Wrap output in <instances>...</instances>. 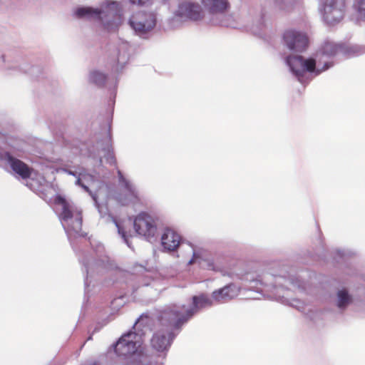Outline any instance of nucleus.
<instances>
[{"label": "nucleus", "instance_id": "nucleus-1", "mask_svg": "<svg viewBox=\"0 0 365 365\" xmlns=\"http://www.w3.org/2000/svg\"><path fill=\"white\" fill-rule=\"evenodd\" d=\"M56 212L68 237L84 238L86 235L82 231V210L72 200L61 195H56L53 199Z\"/></svg>", "mask_w": 365, "mask_h": 365}, {"label": "nucleus", "instance_id": "nucleus-2", "mask_svg": "<svg viewBox=\"0 0 365 365\" xmlns=\"http://www.w3.org/2000/svg\"><path fill=\"white\" fill-rule=\"evenodd\" d=\"M212 304L211 299L205 295L194 296L192 297L193 307L185 309V306L181 307L173 305L162 312V323L168 324L170 327H181L187 322L199 309Z\"/></svg>", "mask_w": 365, "mask_h": 365}, {"label": "nucleus", "instance_id": "nucleus-3", "mask_svg": "<svg viewBox=\"0 0 365 365\" xmlns=\"http://www.w3.org/2000/svg\"><path fill=\"white\" fill-rule=\"evenodd\" d=\"M96 154L99 157V165L102 158L106 163L117 168V160L112 145L111 118L107 115L99 121V129L95 133Z\"/></svg>", "mask_w": 365, "mask_h": 365}, {"label": "nucleus", "instance_id": "nucleus-4", "mask_svg": "<svg viewBox=\"0 0 365 365\" xmlns=\"http://www.w3.org/2000/svg\"><path fill=\"white\" fill-rule=\"evenodd\" d=\"M92 12L93 16H98L108 31H112L120 24L122 9L117 1H106L100 8L93 9Z\"/></svg>", "mask_w": 365, "mask_h": 365}, {"label": "nucleus", "instance_id": "nucleus-5", "mask_svg": "<svg viewBox=\"0 0 365 365\" xmlns=\"http://www.w3.org/2000/svg\"><path fill=\"white\" fill-rule=\"evenodd\" d=\"M157 217L146 212H141L133 220V228L140 236L150 240L157 232Z\"/></svg>", "mask_w": 365, "mask_h": 365}, {"label": "nucleus", "instance_id": "nucleus-6", "mask_svg": "<svg viewBox=\"0 0 365 365\" xmlns=\"http://www.w3.org/2000/svg\"><path fill=\"white\" fill-rule=\"evenodd\" d=\"M162 312L159 317V327L151 339L152 346L158 351H164L170 346L174 338L173 331L181 327H170L162 323Z\"/></svg>", "mask_w": 365, "mask_h": 365}, {"label": "nucleus", "instance_id": "nucleus-7", "mask_svg": "<svg viewBox=\"0 0 365 365\" xmlns=\"http://www.w3.org/2000/svg\"><path fill=\"white\" fill-rule=\"evenodd\" d=\"M117 175L119 185L125 192V193L119 194L117 196L119 203L122 205H135L140 203V197L132 182L123 175L119 169L117 170Z\"/></svg>", "mask_w": 365, "mask_h": 365}, {"label": "nucleus", "instance_id": "nucleus-8", "mask_svg": "<svg viewBox=\"0 0 365 365\" xmlns=\"http://www.w3.org/2000/svg\"><path fill=\"white\" fill-rule=\"evenodd\" d=\"M138 338V335L133 331L123 334L114 346L115 353L120 356H128L135 354L140 346Z\"/></svg>", "mask_w": 365, "mask_h": 365}, {"label": "nucleus", "instance_id": "nucleus-9", "mask_svg": "<svg viewBox=\"0 0 365 365\" xmlns=\"http://www.w3.org/2000/svg\"><path fill=\"white\" fill-rule=\"evenodd\" d=\"M287 62L300 82L305 72L312 73L316 68V61L314 58L304 59L302 56H288Z\"/></svg>", "mask_w": 365, "mask_h": 365}, {"label": "nucleus", "instance_id": "nucleus-10", "mask_svg": "<svg viewBox=\"0 0 365 365\" xmlns=\"http://www.w3.org/2000/svg\"><path fill=\"white\" fill-rule=\"evenodd\" d=\"M344 0H325L323 5V17L329 25L339 23L344 16Z\"/></svg>", "mask_w": 365, "mask_h": 365}, {"label": "nucleus", "instance_id": "nucleus-11", "mask_svg": "<svg viewBox=\"0 0 365 365\" xmlns=\"http://www.w3.org/2000/svg\"><path fill=\"white\" fill-rule=\"evenodd\" d=\"M284 41L290 50L303 51L308 45V38L305 34L292 30L286 31Z\"/></svg>", "mask_w": 365, "mask_h": 365}, {"label": "nucleus", "instance_id": "nucleus-12", "mask_svg": "<svg viewBox=\"0 0 365 365\" xmlns=\"http://www.w3.org/2000/svg\"><path fill=\"white\" fill-rule=\"evenodd\" d=\"M178 14L182 17L197 21L202 18L203 14L201 6L198 4L185 1L179 5Z\"/></svg>", "mask_w": 365, "mask_h": 365}, {"label": "nucleus", "instance_id": "nucleus-13", "mask_svg": "<svg viewBox=\"0 0 365 365\" xmlns=\"http://www.w3.org/2000/svg\"><path fill=\"white\" fill-rule=\"evenodd\" d=\"M181 241L180 235L174 230L165 228L161 237L163 247L169 250H175L180 245Z\"/></svg>", "mask_w": 365, "mask_h": 365}, {"label": "nucleus", "instance_id": "nucleus-14", "mask_svg": "<svg viewBox=\"0 0 365 365\" xmlns=\"http://www.w3.org/2000/svg\"><path fill=\"white\" fill-rule=\"evenodd\" d=\"M240 289L234 284H230L224 287L214 291L212 298L219 302H225L232 299L239 294Z\"/></svg>", "mask_w": 365, "mask_h": 365}, {"label": "nucleus", "instance_id": "nucleus-15", "mask_svg": "<svg viewBox=\"0 0 365 365\" xmlns=\"http://www.w3.org/2000/svg\"><path fill=\"white\" fill-rule=\"evenodd\" d=\"M65 172L68 173L69 175H73L76 176V184L78 186H81L85 192L91 193L89 186L91 182V175L88 173H86L85 171H81L79 173H73L71 170H65Z\"/></svg>", "mask_w": 365, "mask_h": 365}, {"label": "nucleus", "instance_id": "nucleus-16", "mask_svg": "<svg viewBox=\"0 0 365 365\" xmlns=\"http://www.w3.org/2000/svg\"><path fill=\"white\" fill-rule=\"evenodd\" d=\"M71 16L78 21H88L91 20V7L78 5L72 10Z\"/></svg>", "mask_w": 365, "mask_h": 365}, {"label": "nucleus", "instance_id": "nucleus-17", "mask_svg": "<svg viewBox=\"0 0 365 365\" xmlns=\"http://www.w3.org/2000/svg\"><path fill=\"white\" fill-rule=\"evenodd\" d=\"M80 262L82 265V269L86 272L85 277V294L88 297L90 289L89 285L91 281L89 279V269H90V255L82 252L80 255Z\"/></svg>", "mask_w": 365, "mask_h": 365}, {"label": "nucleus", "instance_id": "nucleus-18", "mask_svg": "<svg viewBox=\"0 0 365 365\" xmlns=\"http://www.w3.org/2000/svg\"><path fill=\"white\" fill-rule=\"evenodd\" d=\"M203 4L207 7L212 13L222 12L228 6L227 0H202Z\"/></svg>", "mask_w": 365, "mask_h": 365}, {"label": "nucleus", "instance_id": "nucleus-19", "mask_svg": "<svg viewBox=\"0 0 365 365\" xmlns=\"http://www.w3.org/2000/svg\"><path fill=\"white\" fill-rule=\"evenodd\" d=\"M138 17L133 16L130 20L131 26L136 31L140 33H145L152 29L154 26V21L152 20L150 22H142L138 21Z\"/></svg>", "mask_w": 365, "mask_h": 365}, {"label": "nucleus", "instance_id": "nucleus-20", "mask_svg": "<svg viewBox=\"0 0 365 365\" xmlns=\"http://www.w3.org/2000/svg\"><path fill=\"white\" fill-rule=\"evenodd\" d=\"M339 46L332 42H326L322 46V50L324 55L332 56L337 53Z\"/></svg>", "mask_w": 365, "mask_h": 365}, {"label": "nucleus", "instance_id": "nucleus-21", "mask_svg": "<svg viewBox=\"0 0 365 365\" xmlns=\"http://www.w3.org/2000/svg\"><path fill=\"white\" fill-rule=\"evenodd\" d=\"M107 81V76L99 71L93 72V83H94L98 87H103L105 86Z\"/></svg>", "mask_w": 365, "mask_h": 365}, {"label": "nucleus", "instance_id": "nucleus-22", "mask_svg": "<svg viewBox=\"0 0 365 365\" xmlns=\"http://www.w3.org/2000/svg\"><path fill=\"white\" fill-rule=\"evenodd\" d=\"M338 307L341 308L349 304L350 299L346 290H341L338 292Z\"/></svg>", "mask_w": 365, "mask_h": 365}, {"label": "nucleus", "instance_id": "nucleus-23", "mask_svg": "<svg viewBox=\"0 0 365 365\" xmlns=\"http://www.w3.org/2000/svg\"><path fill=\"white\" fill-rule=\"evenodd\" d=\"M150 317L149 315L148 314H142L139 319L137 320V322H135V325H147L148 324V323L150 322Z\"/></svg>", "mask_w": 365, "mask_h": 365}, {"label": "nucleus", "instance_id": "nucleus-24", "mask_svg": "<svg viewBox=\"0 0 365 365\" xmlns=\"http://www.w3.org/2000/svg\"><path fill=\"white\" fill-rule=\"evenodd\" d=\"M357 11L361 17L365 18V0H359L358 1Z\"/></svg>", "mask_w": 365, "mask_h": 365}, {"label": "nucleus", "instance_id": "nucleus-25", "mask_svg": "<svg viewBox=\"0 0 365 365\" xmlns=\"http://www.w3.org/2000/svg\"><path fill=\"white\" fill-rule=\"evenodd\" d=\"M130 1L133 4L143 6L148 4L150 1V0H130Z\"/></svg>", "mask_w": 365, "mask_h": 365}, {"label": "nucleus", "instance_id": "nucleus-26", "mask_svg": "<svg viewBox=\"0 0 365 365\" xmlns=\"http://www.w3.org/2000/svg\"><path fill=\"white\" fill-rule=\"evenodd\" d=\"M117 227H118V232L121 235L122 237L125 240V241L126 242H128V240H127V234L126 232L124 231V230L118 225L117 224Z\"/></svg>", "mask_w": 365, "mask_h": 365}, {"label": "nucleus", "instance_id": "nucleus-27", "mask_svg": "<svg viewBox=\"0 0 365 365\" xmlns=\"http://www.w3.org/2000/svg\"><path fill=\"white\" fill-rule=\"evenodd\" d=\"M33 182H34V180H33V179H31V182H29V185L31 186V189L35 190V188L34 187V183H33Z\"/></svg>", "mask_w": 365, "mask_h": 365}, {"label": "nucleus", "instance_id": "nucleus-28", "mask_svg": "<svg viewBox=\"0 0 365 365\" xmlns=\"http://www.w3.org/2000/svg\"><path fill=\"white\" fill-rule=\"evenodd\" d=\"M93 200L95 201L96 203H97L96 200L93 195Z\"/></svg>", "mask_w": 365, "mask_h": 365}, {"label": "nucleus", "instance_id": "nucleus-29", "mask_svg": "<svg viewBox=\"0 0 365 365\" xmlns=\"http://www.w3.org/2000/svg\"><path fill=\"white\" fill-rule=\"evenodd\" d=\"M93 365H97L96 363L93 364Z\"/></svg>", "mask_w": 365, "mask_h": 365}]
</instances>
